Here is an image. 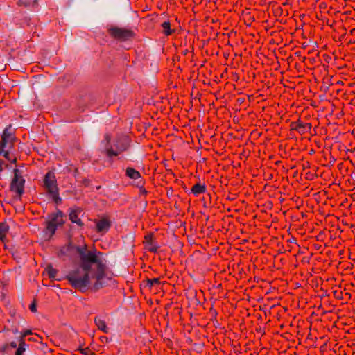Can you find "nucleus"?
<instances>
[{"label": "nucleus", "instance_id": "obj_1", "mask_svg": "<svg viewBox=\"0 0 355 355\" xmlns=\"http://www.w3.org/2000/svg\"><path fill=\"white\" fill-rule=\"evenodd\" d=\"M80 256V266L69 273L67 279L76 289L85 291L91 288L98 290L107 284L110 279L105 274V266L98 254L78 248Z\"/></svg>", "mask_w": 355, "mask_h": 355}, {"label": "nucleus", "instance_id": "obj_2", "mask_svg": "<svg viewBox=\"0 0 355 355\" xmlns=\"http://www.w3.org/2000/svg\"><path fill=\"white\" fill-rule=\"evenodd\" d=\"M44 186L55 204H60L62 202L59 196L57 180L53 172L49 171L44 178Z\"/></svg>", "mask_w": 355, "mask_h": 355}, {"label": "nucleus", "instance_id": "obj_3", "mask_svg": "<svg viewBox=\"0 0 355 355\" xmlns=\"http://www.w3.org/2000/svg\"><path fill=\"white\" fill-rule=\"evenodd\" d=\"M15 137L9 128H6L2 135V139L0 141V156H3L8 160L15 162L16 158L12 159L10 157L9 150L12 148Z\"/></svg>", "mask_w": 355, "mask_h": 355}, {"label": "nucleus", "instance_id": "obj_4", "mask_svg": "<svg viewBox=\"0 0 355 355\" xmlns=\"http://www.w3.org/2000/svg\"><path fill=\"white\" fill-rule=\"evenodd\" d=\"M64 224L63 213L58 210L55 213L51 214L49 216V220L46 223V234H49L51 238L55 234L57 228Z\"/></svg>", "mask_w": 355, "mask_h": 355}, {"label": "nucleus", "instance_id": "obj_5", "mask_svg": "<svg viewBox=\"0 0 355 355\" xmlns=\"http://www.w3.org/2000/svg\"><path fill=\"white\" fill-rule=\"evenodd\" d=\"M110 35L114 39L119 40H128L134 36V33L131 30L116 26H112L108 29Z\"/></svg>", "mask_w": 355, "mask_h": 355}, {"label": "nucleus", "instance_id": "obj_6", "mask_svg": "<svg viewBox=\"0 0 355 355\" xmlns=\"http://www.w3.org/2000/svg\"><path fill=\"white\" fill-rule=\"evenodd\" d=\"M15 176L11 182V191L15 192L18 196H21L24 192V180L19 175V170H14Z\"/></svg>", "mask_w": 355, "mask_h": 355}, {"label": "nucleus", "instance_id": "obj_7", "mask_svg": "<svg viewBox=\"0 0 355 355\" xmlns=\"http://www.w3.org/2000/svg\"><path fill=\"white\" fill-rule=\"evenodd\" d=\"M95 223L96 231L101 234L108 232L111 226V221L107 217H103L99 220H96Z\"/></svg>", "mask_w": 355, "mask_h": 355}, {"label": "nucleus", "instance_id": "obj_8", "mask_svg": "<svg viewBox=\"0 0 355 355\" xmlns=\"http://www.w3.org/2000/svg\"><path fill=\"white\" fill-rule=\"evenodd\" d=\"M81 210L80 209H76L71 211L69 214V219L73 223H76L78 226H83V223L81 219L79 218V215L81 213Z\"/></svg>", "mask_w": 355, "mask_h": 355}, {"label": "nucleus", "instance_id": "obj_9", "mask_svg": "<svg viewBox=\"0 0 355 355\" xmlns=\"http://www.w3.org/2000/svg\"><path fill=\"white\" fill-rule=\"evenodd\" d=\"M144 243L146 249L148 251L152 252H155L157 251V246L153 242V235H146L144 237Z\"/></svg>", "mask_w": 355, "mask_h": 355}, {"label": "nucleus", "instance_id": "obj_10", "mask_svg": "<svg viewBox=\"0 0 355 355\" xmlns=\"http://www.w3.org/2000/svg\"><path fill=\"white\" fill-rule=\"evenodd\" d=\"M125 174L128 178L132 180L141 179L140 173L138 171L130 167H128L126 168ZM138 184H142V180H140Z\"/></svg>", "mask_w": 355, "mask_h": 355}, {"label": "nucleus", "instance_id": "obj_11", "mask_svg": "<svg viewBox=\"0 0 355 355\" xmlns=\"http://www.w3.org/2000/svg\"><path fill=\"white\" fill-rule=\"evenodd\" d=\"M94 322L99 330L106 334L108 333L109 329L103 320L100 318H95Z\"/></svg>", "mask_w": 355, "mask_h": 355}, {"label": "nucleus", "instance_id": "obj_12", "mask_svg": "<svg viewBox=\"0 0 355 355\" xmlns=\"http://www.w3.org/2000/svg\"><path fill=\"white\" fill-rule=\"evenodd\" d=\"M8 230L9 227L6 223H0V239L2 242H4L6 239V235L8 232Z\"/></svg>", "mask_w": 355, "mask_h": 355}, {"label": "nucleus", "instance_id": "obj_13", "mask_svg": "<svg viewBox=\"0 0 355 355\" xmlns=\"http://www.w3.org/2000/svg\"><path fill=\"white\" fill-rule=\"evenodd\" d=\"M205 187L200 184H196L192 187L191 192L196 195L198 196L199 194L203 193L205 192Z\"/></svg>", "mask_w": 355, "mask_h": 355}, {"label": "nucleus", "instance_id": "obj_14", "mask_svg": "<svg viewBox=\"0 0 355 355\" xmlns=\"http://www.w3.org/2000/svg\"><path fill=\"white\" fill-rule=\"evenodd\" d=\"M163 32L166 35H170L175 32V28H171V24H162Z\"/></svg>", "mask_w": 355, "mask_h": 355}, {"label": "nucleus", "instance_id": "obj_15", "mask_svg": "<svg viewBox=\"0 0 355 355\" xmlns=\"http://www.w3.org/2000/svg\"><path fill=\"white\" fill-rule=\"evenodd\" d=\"M19 347L17 348L15 355H23V353L26 350V343L25 340H19Z\"/></svg>", "mask_w": 355, "mask_h": 355}, {"label": "nucleus", "instance_id": "obj_16", "mask_svg": "<svg viewBox=\"0 0 355 355\" xmlns=\"http://www.w3.org/2000/svg\"><path fill=\"white\" fill-rule=\"evenodd\" d=\"M46 271L47 272L48 277L49 278H52V279L55 277L56 274L58 272L56 269H54L52 266H49L46 268Z\"/></svg>", "mask_w": 355, "mask_h": 355}, {"label": "nucleus", "instance_id": "obj_17", "mask_svg": "<svg viewBox=\"0 0 355 355\" xmlns=\"http://www.w3.org/2000/svg\"><path fill=\"white\" fill-rule=\"evenodd\" d=\"M305 126L304 125V123H302L300 121H297L295 123H293V129H295L299 132H304Z\"/></svg>", "mask_w": 355, "mask_h": 355}, {"label": "nucleus", "instance_id": "obj_18", "mask_svg": "<svg viewBox=\"0 0 355 355\" xmlns=\"http://www.w3.org/2000/svg\"><path fill=\"white\" fill-rule=\"evenodd\" d=\"M160 279L159 278H153L150 279H148V285L152 286L155 284H159Z\"/></svg>", "mask_w": 355, "mask_h": 355}, {"label": "nucleus", "instance_id": "obj_19", "mask_svg": "<svg viewBox=\"0 0 355 355\" xmlns=\"http://www.w3.org/2000/svg\"><path fill=\"white\" fill-rule=\"evenodd\" d=\"M32 332L31 330H26V331H24V332H22L21 334V336L19 338V340H24L25 337L28 335H30L31 334Z\"/></svg>", "mask_w": 355, "mask_h": 355}, {"label": "nucleus", "instance_id": "obj_20", "mask_svg": "<svg viewBox=\"0 0 355 355\" xmlns=\"http://www.w3.org/2000/svg\"><path fill=\"white\" fill-rule=\"evenodd\" d=\"M107 155L108 157H113V156H116L118 155V153L117 152H115L112 149H107Z\"/></svg>", "mask_w": 355, "mask_h": 355}, {"label": "nucleus", "instance_id": "obj_21", "mask_svg": "<svg viewBox=\"0 0 355 355\" xmlns=\"http://www.w3.org/2000/svg\"><path fill=\"white\" fill-rule=\"evenodd\" d=\"M80 350L81 354L84 355H89L90 353V350L88 348L80 349Z\"/></svg>", "mask_w": 355, "mask_h": 355}, {"label": "nucleus", "instance_id": "obj_22", "mask_svg": "<svg viewBox=\"0 0 355 355\" xmlns=\"http://www.w3.org/2000/svg\"><path fill=\"white\" fill-rule=\"evenodd\" d=\"M30 310L32 311V312H35L36 311V305L33 303L32 304H31L30 306Z\"/></svg>", "mask_w": 355, "mask_h": 355}, {"label": "nucleus", "instance_id": "obj_23", "mask_svg": "<svg viewBox=\"0 0 355 355\" xmlns=\"http://www.w3.org/2000/svg\"><path fill=\"white\" fill-rule=\"evenodd\" d=\"M304 125L305 126V128H304V131L306 129H311V123H305V124H304Z\"/></svg>", "mask_w": 355, "mask_h": 355}, {"label": "nucleus", "instance_id": "obj_24", "mask_svg": "<svg viewBox=\"0 0 355 355\" xmlns=\"http://www.w3.org/2000/svg\"><path fill=\"white\" fill-rule=\"evenodd\" d=\"M10 345V347L12 348L17 347V343L15 342H11Z\"/></svg>", "mask_w": 355, "mask_h": 355}, {"label": "nucleus", "instance_id": "obj_25", "mask_svg": "<svg viewBox=\"0 0 355 355\" xmlns=\"http://www.w3.org/2000/svg\"><path fill=\"white\" fill-rule=\"evenodd\" d=\"M349 31H350V33H351L352 35H354V34H355V28H351V29L349 30Z\"/></svg>", "mask_w": 355, "mask_h": 355}, {"label": "nucleus", "instance_id": "obj_26", "mask_svg": "<svg viewBox=\"0 0 355 355\" xmlns=\"http://www.w3.org/2000/svg\"><path fill=\"white\" fill-rule=\"evenodd\" d=\"M106 139H107V142H109V141H110V138L109 137V136H106Z\"/></svg>", "mask_w": 355, "mask_h": 355}, {"label": "nucleus", "instance_id": "obj_27", "mask_svg": "<svg viewBox=\"0 0 355 355\" xmlns=\"http://www.w3.org/2000/svg\"><path fill=\"white\" fill-rule=\"evenodd\" d=\"M37 0H35V1H36Z\"/></svg>", "mask_w": 355, "mask_h": 355}]
</instances>
